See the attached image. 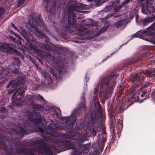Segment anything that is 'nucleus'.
I'll return each mask as SVG.
<instances>
[{
  "instance_id": "obj_17",
  "label": "nucleus",
  "mask_w": 155,
  "mask_h": 155,
  "mask_svg": "<svg viewBox=\"0 0 155 155\" xmlns=\"http://www.w3.org/2000/svg\"><path fill=\"white\" fill-rule=\"evenodd\" d=\"M32 107L33 109L40 110L42 112H44L46 114L48 112L47 109L45 108L43 106L40 104H34L32 106Z\"/></svg>"
},
{
  "instance_id": "obj_18",
  "label": "nucleus",
  "mask_w": 155,
  "mask_h": 155,
  "mask_svg": "<svg viewBox=\"0 0 155 155\" xmlns=\"http://www.w3.org/2000/svg\"><path fill=\"white\" fill-rule=\"evenodd\" d=\"M93 100L95 107L97 110H99L101 107L98 99L97 95H94L93 97Z\"/></svg>"
},
{
  "instance_id": "obj_21",
  "label": "nucleus",
  "mask_w": 155,
  "mask_h": 155,
  "mask_svg": "<svg viewBox=\"0 0 155 155\" xmlns=\"http://www.w3.org/2000/svg\"><path fill=\"white\" fill-rule=\"evenodd\" d=\"M114 120H115V118L114 117H110V129H112L113 131V135L114 134V131L115 130H114V127H115V126H114V124H115V122L114 121Z\"/></svg>"
},
{
  "instance_id": "obj_44",
  "label": "nucleus",
  "mask_w": 155,
  "mask_h": 155,
  "mask_svg": "<svg viewBox=\"0 0 155 155\" xmlns=\"http://www.w3.org/2000/svg\"><path fill=\"white\" fill-rule=\"evenodd\" d=\"M25 1V0H18V6H20L21 5L24 3Z\"/></svg>"
},
{
  "instance_id": "obj_58",
  "label": "nucleus",
  "mask_w": 155,
  "mask_h": 155,
  "mask_svg": "<svg viewBox=\"0 0 155 155\" xmlns=\"http://www.w3.org/2000/svg\"><path fill=\"white\" fill-rule=\"evenodd\" d=\"M74 42H75V43H80L79 41H78V40H75L74 41Z\"/></svg>"
},
{
  "instance_id": "obj_3",
  "label": "nucleus",
  "mask_w": 155,
  "mask_h": 155,
  "mask_svg": "<svg viewBox=\"0 0 155 155\" xmlns=\"http://www.w3.org/2000/svg\"><path fill=\"white\" fill-rule=\"evenodd\" d=\"M80 8V6L75 1L71 0L70 1L68 7V24L64 23L63 25L62 26L61 32L63 35L71 32V27H73L75 29L81 32L93 26V20L91 19L83 21L82 25H78L76 23V21L74 20L76 16L73 11L78 12Z\"/></svg>"
},
{
  "instance_id": "obj_25",
  "label": "nucleus",
  "mask_w": 155,
  "mask_h": 155,
  "mask_svg": "<svg viewBox=\"0 0 155 155\" xmlns=\"http://www.w3.org/2000/svg\"><path fill=\"white\" fill-rule=\"evenodd\" d=\"M119 3V0H117L115 1H112L110 3L111 4L109 5L108 6H107L106 7L107 8H109L110 9V7H112L114 6L115 4H117Z\"/></svg>"
},
{
  "instance_id": "obj_32",
  "label": "nucleus",
  "mask_w": 155,
  "mask_h": 155,
  "mask_svg": "<svg viewBox=\"0 0 155 155\" xmlns=\"http://www.w3.org/2000/svg\"><path fill=\"white\" fill-rule=\"evenodd\" d=\"M43 1L44 2H46V5L45 7V8L47 11H48V5L50 3L51 0H43Z\"/></svg>"
},
{
  "instance_id": "obj_33",
  "label": "nucleus",
  "mask_w": 155,
  "mask_h": 155,
  "mask_svg": "<svg viewBox=\"0 0 155 155\" xmlns=\"http://www.w3.org/2000/svg\"><path fill=\"white\" fill-rule=\"evenodd\" d=\"M11 54H15L18 56H20L21 55V53L19 51L14 48L13 52H12V53Z\"/></svg>"
},
{
  "instance_id": "obj_38",
  "label": "nucleus",
  "mask_w": 155,
  "mask_h": 155,
  "mask_svg": "<svg viewBox=\"0 0 155 155\" xmlns=\"http://www.w3.org/2000/svg\"><path fill=\"white\" fill-rule=\"evenodd\" d=\"M130 1L131 2V0H125L123 1L121 3V5L122 6H124V5L126 4H127L129 3Z\"/></svg>"
},
{
  "instance_id": "obj_13",
  "label": "nucleus",
  "mask_w": 155,
  "mask_h": 155,
  "mask_svg": "<svg viewBox=\"0 0 155 155\" xmlns=\"http://www.w3.org/2000/svg\"><path fill=\"white\" fill-rule=\"evenodd\" d=\"M143 32L150 35H154L155 33V21L151 26L148 27L146 30L143 31Z\"/></svg>"
},
{
  "instance_id": "obj_37",
  "label": "nucleus",
  "mask_w": 155,
  "mask_h": 155,
  "mask_svg": "<svg viewBox=\"0 0 155 155\" xmlns=\"http://www.w3.org/2000/svg\"><path fill=\"white\" fill-rule=\"evenodd\" d=\"M9 32L11 33L12 35H14L15 36V37L18 38L19 40L21 39V37H20V36L13 32V31L10 30Z\"/></svg>"
},
{
  "instance_id": "obj_16",
  "label": "nucleus",
  "mask_w": 155,
  "mask_h": 155,
  "mask_svg": "<svg viewBox=\"0 0 155 155\" xmlns=\"http://www.w3.org/2000/svg\"><path fill=\"white\" fill-rule=\"evenodd\" d=\"M143 74L149 78H150L152 80L155 79V71L154 70H147L144 71Z\"/></svg>"
},
{
  "instance_id": "obj_4",
  "label": "nucleus",
  "mask_w": 155,
  "mask_h": 155,
  "mask_svg": "<svg viewBox=\"0 0 155 155\" xmlns=\"http://www.w3.org/2000/svg\"><path fill=\"white\" fill-rule=\"evenodd\" d=\"M28 19V21L25 24L26 27L36 36L41 38H44L46 42H49V39L39 29L41 28L46 31L47 33H50V31L47 28L43 21L41 14L33 13L32 15L29 16Z\"/></svg>"
},
{
  "instance_id": "obj_30",
  "label": "nucleus",
  "mask_w": 155,
  "mask_h": 155,
  "mask_svg": "<svg viewBox=\"0 0 155 155\" xmlns=\"http://www.w3.org/2000/svg\"><path fill=\"white\" fill-rule=\"evenodd\" d=\"M26 104L29 105H32L34 104V101L32 98H30L27 100L26 102Z\"/></svg>"
},
{
  "instance_id": "obj_64",
  "label": "nucleus",
  "mask_w": 155,
  "mask_h": 155,
  "mask_svg": "<svg viewBox=\"0 0 155 155\" xmlns=\"http://www.w3.org/2000/svg\"><path fill=\"white\" fill-rule=\"evenodd\" d=\"M10 155H15V154L13 155L12 154H10Z\"/></svg>"
},
{
  "instance_id": "obj_42",
  "label": "nucleus",
  "mask_w": 155,
  "mask_h": 155,
  "mask_svg": "<svg viewBox=\"0 0 155 155\" xmlns=\"http://www.w3.org/2000/svg\"><path fill=\"white\" fill-rule=\"evenodd\" d=\"M57 1L58 0H52V5L53 7H56Z\"/></svg>"
},
{
  "instance_id": "obj_49",
  "label": "nucleus",
  "mask_w": 155,
  "mask_h": 155,
  "mask_svg": "<svg viewBox=\"0 0 155 155\" xmlns=\"http://www.w3.org/2000/svg\"><path fill=\"white\" fill-rule=\"evenodd\" d=\"M146 94V91H143L142 93L140 94V96L143 97H144L145 95Z\"/></svg>"
},
{
  "instance_id": "obj_46",
  "label": "nucleus",
  "mask_w": 155,
  "mask_h": 155,
  "mask_svg": "<svg viewBox=\"0 0 155 155\" xmlns=\"http://www.w3.org/2000/svg\"><path fill=\"white\" fill-rule=\"evenodd\" d=\"M11 25L12 27H13L15 30H17L18 31V29L20 28L19 27H22L21 26H19L18 28H17L15 26V25L13 23H12Z\"/></svg>"
},
{
  "instance_id": "obj_35",
  "label": "nucleus",
  "mask_w": 155,
  "mask_h": 155,
  "mask_svg": "<svg viewBox=\"0 0 155 155\" xmlns=\"http://www.w3.org/2000/svg\"><path fill=\"white\" fill-rule=\"evenodd\" d=\"M36 98L39 100H42L43 101H45V100L43 97L40 94H38L36 96Z\"/></svg>"
},
{
  "instance_id": "obj_54",
  "label": "nucleus",
  "mask_w": 155,
  "mask_h": 155,
  "mask_svg": "<svg viewBox=\"0 0 155 155\" xmlns=\"http://www.w3.org/2000/svg\"><path fill=\"white\" fill-rule=\"evenodd\" d=\"M152 95L153 98L155 99V89H154V91L152 93Z\"/></svg>"
},
{
  "instance_id": "obj_61",
  "label": "nucleus",
  "mask_w": 155,
  "mask_h": 155,
  "mask_svg": "<svg viewBox=\"0 0 155 155\" xmlns=\"http://www.w3.org/2000/svg\"><path fill=\"white\" fill-rule=\"evenodd\" d=\"M131 99L134 98V96L132 97H131Z\"/></svg>"
},
{
  "instance_id": "obj_10",
  "label": "nucleus",
  "mask_w": 155,
  "mask_h": 155,
  "mask_svg": "<svg viewBox=\"0 0 155 155\" xmlns=\"http://www.w3.org/2000/svg\"><path fill=\"white\" fill-rule=\"evenodd\" d=\"M147 54L146 52H145L137 58H130L125 60L123 64V67H127L128 66L132 65L137 61L141 60L142 58H143L147 55Z\"/></svg>"
},
{
  "instance_id": "obj_31",
  "label": "nucleus",
  "mask_w": 155,
  "mask_h": 155,
  "mask_svg": "<svg viewBox=\"0 0 155 155\" xmlns=\"http://www.w3.org/2000/svg\"><path fill=\"white\" fill-rule=\"evenodd\" d=\"M99 84L98 83H97V84L96 85H95L94 88V95H97V91L99 89Z\"/></svg>"
},
{
  "instance_id": "obj_59",
  "label": "nucleus",
  "mask_w": 155,
  "mask_h": 155,
  "mask_svg": "<svg viewBox=\"0 0 155 155\" xmlns=\"http://www.w3.org/2000/svg\"><path fill=\"white\" fill-rule=\"evenodd\" d=\"M29 58L30 59V60L31 61H32V62H33V61L32 60V57L31 56H29Z\"/></svg>"
},
{
  "instance_id": "obj_28",
  "label": "nucleus",
  "mask_w": 155,
  "mask_h": 155,
  "mask_svg": "<svg viewBox=\"0 0 155 155\" xmlns=\"http://www.w3.org/2000/svg\"><path fill=\"white\" fill-rule=\"evenodd\" d=\"M137 13L135 10L132 11L129 13V16L130 19H132L135 15H136Z\"/></svg>"
},
{
  "instance_id": "obj_15",
  "label": "nucleus",
  "mask_w": 155,
  "mask_h": 155,
  "mask_svg": "<svg viewBox=\"0 0 155 155\" xmlns=\"http://www.w3.org/2000/svg\"><path fill=\"white\" fill-rule=\"evenodd\" d=\"M6 70L5 68H4L0 66V76H2L1 78H0V79H1L2 77H5V79L7 80L12 76L10 72H9L7 73L5 71Z\"/></svg>"
},
{
  "instance_id": "obj_39",
  "label": "nucleus",
  "mask_w": 155,
  "mask_h": 155,
  "mask_svg": "<svg viewBox=\"0 0 155 155\" xmlns=\"http://www.w3.org/2000/svg\"><path fill=\"white\" fill-rule=\"evenodd\" d=\"M122 6H123L121 5L116 6L114 8V11L116 12H117L119 10L121 9Z\"/></svg>"
},
{
  "instance_id": "obj_29",
  "label": "nucleus",
  "mask_w": 155,
  "mask_h": 155,
  "mask_svg": "<svg viewBox=\"0 0 155 155\" xmlns=\"http://www.w3.org/2000/svg\"><path fill=\"white\" fill-rule=\"evenodd\" d=\"M66 69L65 68L60 67L59 69L58 73L60 74H63L66 72Z\"/></svg>"
},
{
  "instance_id": "obj_43",
  "label": "nucleus",
  "mask_w": 155,
  "mask_h": 155,
  "mask_svg": "<svg viewBox=\"0 0 155 155\" xmlns=\"http://www.w3.org/2000/svg\"><path fill=\"white\" fill-rule=\"evenodd\" d=\"M109 115L110 117H114V112L112 110H110L109 111Z\"/></svg>"
},
{
  "instance_id": "obj_2",
  "label": "nucleus",
  "mask_w": 155,
  "mask_h": 155,
  "mask_svg": "<svg viewBox=\"0 0 155 155\" xmlns=\"http://www.w3.org/2000/svg\"><path fill=\"white\" fill-rule=\"evenodd\" d=\"M18 31L20 32L27 42L29 43V47L37 55L43 58L46 57L50 58L55 63L58 62V61L54 56L55 54L58 55L61 54V52L54 47L50 46L48 44H43L39 42H38L33 35L30 32L28 31L22 27H19ZM56 56V55H55Z\"/></svg>"
},
{
  "instance_id": "obj_50",
  "label": "nucleus",
  "mask_w": 155,
  "mask_h": 155,
  "mask_svg": "<svg viewBox=\"0 0 155 155\" xmlns=\"http://www.w3.org/2000/svg\"><path fill=\"white\" fill-rule=\"evenodd\" d=\"M4 43H0V50H4Z\"/></svg>"
},
{
  "instance_id": "obj_26",
  "label": "nucleus",
  "mask_w": 155,
  "mask_h": 155,
  "mask_svg": "<svg viewBox=\"0 0 155 155\" xmlns=\"http://www.w3.org/2000/svg\"><path fill=\"white\" fill-rule=\"evenodd\" d=\"M14 64L18 67L20 66L21 61L18 58H15L14 61Z\"/></svg>"
},
{
  "instance_id": "obj_24",
  "label": "nucleus",
  "mask_w": 155,
  "mask_h": 155,
  "mask_svg": "<svg viewBox=\"0 0 155 155\" xmlns=\"http://www.w3.org/2000/svg\"><path fill=\"white\" fill-rule=\"evenodd\" d=\"M124 20H119L117 22L114 23V25L117 28H119L122 26L124 24Z\"/></svg>"
},
{
  "instance_id": "obj_19",
  "label": "nucleus",
  "mask_w": 155,
  "mask_h": 155,
  "mask_svg": "<svg viewBox=\"0 0 155 155\" xmlns=\"http://www.w3.org/2000/svg\"><path fill=\"white\" fill-rule=\"evenodd\" d=\"M4 50H5L8 53L11 54L14 49L12 47L11 45L6 43H4Z\"/></svg>"
},
{
  "instance_id": "obj_8",
  "label": "nucleus",
  "mask_w": 155,
  "mask_h": 155,
  "mask_svg": "<svg viewBox=\"0 0 155 155\" xmlns=\"http://www.w3.org/2000/svg\"><path fill=\"white\" fill-rule=\"evenodd\" d=\"M26 87H22L15 91L12 97V104L13 106H18L21 103V99L24 96Z\"/></svg>"
},
{
  "instance_id": "obj_7",
  "label": "nucleus",
  "mask_w": 155,
  "mask_h": 155,
  "mask_svg": "<svg viewBox=\"0 0 155 155\" xmlns=\"http://www.w3.org/2000/svg\"><path fill=\"white\" fill-rule=\"evenodd\" d=\"M25 82L24 78L22 76L17 77L15 79L10 81L6 87L8 91V94H12L17 86L24 84Z\"/></svg>"
},
{
  "instance_id": "obj_14",
  "label": "nucleus",
  "mask_w": 155,
  "mask_h": 155,
  "mask_svg": "<svg viewBox=\"0 0 155 155\" xmlns=\"http://www.w3.org/2000/svg\"><path fill=\"white\" fill-rule=\"evenodd\" d=\"M155 20V15H152L150 17L145 18L142 21L143 26L144 27Z\"/></svg>"
},
{
  "instance_id": "obj_57",
  "label": "nucleus",
  "mask_w": 155,
  "mask_h": 155,
  "mask_svg": "<svg viewBox=\"0 0 155 155\" xmlns=\"http://www.w3.org/2000/svg\"><path fill=\"white\" fill-rule=\"evenodd\" d=\"M105 31V30L104 29H103V30H101V31H99V32H98V33L100 32H101V33H103Z\"/></svg>"
},
{
  "instance_id": "obj_22",
  "label": "nucleus",
  "mask_w": 155,
  "mask_h": 155,
  "mask_svg": "<svg viewBox=\"0 0 155 155\" xmlns=\"http://www.w3.org/2000/svg\"><path fill=\"white\" fill-rule=\"evenodd\" d=\"M124 104H122V105L119 107H117L116 109V112L117 113H122L124 112L125 110V107Z\"/></svg>"
},
{
  "instance_id": "obj_48",
  "label": "nucleus",
  "mask_w": 155,
  "mask_h": 155,
  "mask_svg": "<svg viewBox=\"0 0 155 155\" xmlns=\"http://www.w3.org/2000/svg\"><path fill=\"white\" fill-rule=\"evenodd\" d=\"M118 125H120L121 126V127L122 128L123 126V123L122 120H119L118 122Z\"/></svg>"
},
{
  "instance_id": "obj_60",
  "label": "nucleus",
  "mask_w": 155,
  "mask_h": 155,
  "mask_svg": "<svg viewBox=\"0 0 155 155\" xmlns=\"http://www.w3.org/2000/svg\"><path fill=\"white\" fill-rule=\"evenodd\" d=\"M5 107H2V110H5Z\"/></svg>"
},
{
  "instance_id": "obj_11",
  "label": "nucleus",
  "mask_w": 155,
  "mask_h": 155,
  "mask_svg": "<svg viewBox=\"0 0 155 155\" xmlns=\"http://www.w3.org/2000/svg\"><path fill=\"white\" fill-rule=\"evenodd\" d=\"M29 125V124L28 123L27 124V126H24V127H20L19 131L15 129H13L16 135H18L20 133L22 136L25 134L27 135L29 134L30 132L32 131V130Z\"/></svg>"
},
{
  "instance_id": "obj_56",
  "label": "nucleus",
  "mask_w": 155,
  "mask_h": 155,
  "mask_svg": "<svg viewBox=\"0 0 155 155\" xmlns=\"http://www.w3.org/2000/svg\"><path fill=\"white\" fill-rule=\"evenodd\" d=\"M135 17H136V21H137L138 18V15L137 13V14L135 16Z\"/></svg>"
},
{
  "instance_id": "obj_36",
  "label": "nucleus",
  "mask_w": 155,
  "mask_h": 155,
  "mask_svg": "<svg viewBox=\"0 0 155 155\" xmlns=\"http://www.w3.org/2000/svg\"><path fill=\"white\" fill-rule=\"evenodd\" d=\"M51 73H52V75L55 76V78L56 79H60V76H58V74H57V73H56L55 72H54L53 71H51Z\"/></svg>"
},
{
  "instance_id": "obj_55",
  "label": "nucleus",
  "mask_w": 155,
  "mask_h": 155,
  "mask_svg": "<svg viewBox=\"0 0 155 155\" xmlns=\"http://www.w3.org/2000/svg\"><path fill=\"white\" fill-rule=\"evenodd\" d=\"M123 89H124V88H121L120 89V93L121 94H122V93L123 92V90H124Z\"/></svg>"
},
{
  "instance_id": "obj_1",
  "label": "nucleus",
  "mask_w": 155,
  "mask_h": 155,
  "mask_svg": "<svg viewBox=\"0 0 155 155\" xmlns=\"http://www.w3.org/2000/svg\"><path fill=\"white\" fill-rule=\"evenodd\" d=\"M85 109L86 105L84 103L80 104L78 108L75 109L70 116L64 117L65 119H68L63 124L60 126L58 123H54L51 119H48L47 121L44 115H41L39 112L33 111L31 112L30 116L32 117L30 118V120L35 124L38 125L41 123L42 121H44L48 125L47 127L43 125L41 127H39L38 128L37 131L40 132L42 135L45 134L52 136L57 130H64L71 133V134L63 135L64 139L56 143L54 146L51 149L49 144L42 140L39 142H35V144L39 145L41 148V153L47 155H53V151L56 154L61 152V150L58 147L64 148L67 149H72L73 150L74 153L73 155H82L84 151L83 145L81 143L87 140L88 137L87 134L84 133L80 137L81 133L79 130L80 127H76L75 129H73V127L78 117H80L81 109L85 110Z\"/></svg>"
},
{
  "instance_id": "obj_12",
  "label": "nucleus",
  "mask_w": 155,
  "mask_h": 155,
  "mask_svg": "<svg viewBox=\"0 0 155 155\" xmlns=\"http://www.w3.org/2000/svg\"><path fill=\"white\" fill-rule=\"evenodd\" d=\"M143 71H141L139 73H137L132 77H131L130 78V80L131 82L134 84L138 83L139 86H140V84H139V83L140 81L141 75L143 74Z\"/></svg>"
},
{
  "instance_id": "obj_45",
  "label": "nucleus",
  "mask_w": 155,
  "mask_h": 155,
  "mask_svg": "<svg viewBox=\"0 0 155 155\" xmlns=\"http://www.w3.org/2000/svg\"><path fill=\"white\" fill-rule=\"evenodd\" d=\"M120 15L116 14L115 13H112L110 15L109 17L113 16L114 18H116L120 16Z\"/></svg>"
},
{
  "instance_id": "obj_52",
  "label": "nucleus",
  "mask_w": 155,
  "mask_h": 155,
  "mask_svg": "<svg viewBox=\"0 0 155 155\" xmlns=\"http://www.w3.org/2000/svg\"><path fill=\"white\" fill-rule=\"evenodd\" d=\"M141 10L142 12L143 13H145V6L144 5L143 6L141 9Z\"/></svg>"
},
{
  "instance_id": "obj_63",
  "label": "nucleus",
  "mask_w": 155,
  "mask_h": 155,
  "mask_svg": "<svg viewBox=\"0 0 155 155\" xmlns=\"http://www.w3.org/2000/svg\"><path fill=\"white\" fill-rule=\"evenodd\" d=\"M58 48V49H59L60 50L61 49V48L60 47H59V48Z\"/></svg>"
},
{
  "instance_id": "obj_9",
  "label": "nucleus",
  "mask_w": 155,
  "mask_h": 155,
  "mask_svg": "<svg viewBox=\"0 0 155 155\" xmlns=\"http://www.w3.org/2000/svg\"><path fill=\"white\" fill-rule=\"evenodd\" d=\"M16 153L18 154H23L25 155H35L37 150L33 149H29L25 147H18L16 149Z\"/></svg>"
},
{
  "instance_id": "obj_62",
  "label": "nucleus",
  "mask_w": 155,
  "mask_h": 155,
  "mask_svg": "<svg viewBox=\"0 0 155 155\" xmlns=\"http://www.w3.org/2000/svg\"><path fill=\"white\" fill-rule=\"evenodd\" d=\"M130 104H129V105L128 106V105L127 106V107H125V108H126H126H127V107H128V106H130Z\"/></svg>"
},
{
  "instance_id": "obj_40",
  "label": "nucleus",
  "mask_w": 155,
  "mask_h": 155,
  "mask_svg": "<svg viewBox=\"0 0 155 155\" xmlns=\"http://www.w3.org/2000/svg\"><path fill=\"white\" fill-rule=\"evenodd\" d=\"M96 6H99L102 3V2H101V0H94Z\"/></svg>"
},
{
  "instance_id": "obj_53",
  "label": "nucleus",
  "mask_w": 155,
  "mask_h": 155,
  "mask_svg": "<svg viewBox=\"0 0 155 155\" xmlns=\"http://www.w3.org/2000/svg\"><path fill=\"white\" fill-rule=\"evenodd\" d=\"M114 135H113L112 136V138L111 139V141H110V143H113L114 141Z\"/></svg>"
},
{
  "instance_id": "obj_47",
  "label": "nucleus",
  "mask_w": 155,
  "mask_h": 155,
  "mask_svg": "<svg viewBox=\"0 0 155 155\" xmlns=\"http://www.w3.org/2000/svg\"><path fill=\"white\" fill-rule=\"evenodd\" d=\"M4 12V10L3 8L0 7V17L2 16V15Z\"/></svg>"
},
{
  "instance_id": "obj_41",
  "label": "nucleus",
  "mask_w": 155,
  "mask_h": 155,
  "mask_svg": "<svg viewBox=\"0 0 155 155\" xmlns=\"http://www.w3.org/2000/svg\"><path fill=\"white\" fill-rule=\"evenodd\" d=\"M140 32V31H138V32H136V33L133 35L132 36V37L133 38H135V37H140V38L142 36V35H139V36L138 35V34Z\"/></svg>"
},
{
  "instance_id": "obj_5",
  "label": "nucleus",
  "mask_w": 155,
  "mask_h": 155,
  "mask_svg": "<svg viewBox=\"0 0 155 155\" xmlns=\"http://www.w3.org/2000/svg\"><path fill=\"white\" fill-rule=\"evenodd\" d=\"M117 77V75L113 74L111 75H107L101 78L100 86L101 91L99 96L102 101H105L108 96L112 94Z\"/></svg>"
},
{
  "instance_id": "obj_20",
  "label": "nucleus",
  "mask_w": 155,
  "mask_h": 155,
  "mask_svg": "<svg viewBox=\"0 0 155 155\" xmlns=\"http://www.w3.org/2000/svg\"><path fill=\"white\" fill-rule=\"evenodd\" d=\"M52 109L53 111H54L56 116L58 118H60L61 119L64 118L62 117H61V111L60 109L57 107H53Z\"/></svg>"
},
{
  "instance_id": "obj_34",
  "label": "nucleus",
  "mask_w": 155,
  "mask_h": 155,
  "mask_svg": "<svg viewBox=\"0 0 155 155\" xmlns=\"http://www.w3.org/2000/svg\"><path fill=\"white\" fill-rule=\"evenodd\" d=\"M11 73L14 74L15 75H18V74H20L18 69L15 68L14 70L11 71Z\"/></svg>"
},
{
  "instance_id": "obj_23",
  "label": "nucleus",
  "mask_w": 155,
  "mask_h": 155,
  "mask_svg": "<svg viewBox=\"0 0 155 155\" xmlns=\"http://www.w3.org/2000/svg\"><path fill=\"white\" fill-rule=\"evenodd\" d=\"M140 86L141 87H140V89L142 90L143 88H145L148 87H150L151 86V84L150 82H145L144 84H140Z\"/></svg>"
},
{
  "instance_id": "obj_51",
  "label": "nucleus",
  "mask_w": 155,
  "mask_h": 155,
  "mask_svg": "<svg viewBox=\"0 0 155 155\" xmlns=\"http://www.w3.org/2000/svg\"><path fill=\"white\" fill-rule=\"evenodd\" d=\"M18 144H19V145H20V146L21 147H22V146H24V147H25L26 146V145H25V144L24 143H21V141H19L18 142Z\"/></svg>"
},
{
  "instance_id": "obj_6",
  "label": "nucleus",
  "mask_w": 155,
  "mask_h": 155,
  "mask_svg": "<svg viewBox=\"0 0 155 155\" xmlns=\"http://www.w3.org/2000/svg\"><path fill=\"white\" fill-rule=\"evenodd\" d=\"M98 118V114L96 110H91L85 117V119L87 120L86 130L88 133H90L91 136L92 137L95 136L97 133L98 129L95 125L96 124Z\"/></svg>"
},
{
  "instance_id": "obj_27",
  "label": "nucleus",
  "mask_w": 155,
  "mask_h": 155,
  "mask_svg": "<svg viewBox=\"0 0 155 155\" xmlns=\"http://www.w3.org/2000/svg\"><path fill=\"white\" fill-rule=\"evenodd\" d=\"M105 142V139L104 137L102 139H100L98 142V144L99 146H104Z\"/></svg>"
}]
</instances>
